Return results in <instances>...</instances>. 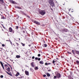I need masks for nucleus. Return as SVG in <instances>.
<instances>
[{
  "mask_svg": "<svg viewBox=\"0 0 79 79\" xmlns=\"http://www.w3.org/2000/svg\"><path fill=\"white\" fill-rule=\"evenodd\" d=\"M21 44L22 45V46H23V47H24V46H25V44H23L22 43H21Z\"/></svg>",
  "mask_w": 79,
  "mask_h": 79,
  "instance_id": "18",
  "label": "nucleus"
},
{
  "mask_svg": "<svg viewBox=\"0 0 79 79\" xmlns=\"http://www.w3.org/2000/svg\"><path fill=\"white\" fill-rule=\"evenodd\" d=\"M76 53H77V54H78V55H79V51H76Z\"/></svg>",
  "mask_w": 79,
  "mask_h": 79,
  "instance_id": "19",
  "label": "nucleus"
},
{
  "mask_svg": "<svg viewBox=\"0 0 79 79\" xmlns=\"http://www.w3.org/2000/svg\"><path fill=\"white\" fill-rule=\"evenodd\" d=\"M56 60H58V58H56Z\"/></svg>",
  "mask_w": 79,
  "mask_h": 79,
  "instance_id": "43",
  "label": "nucleus"
},
{
  "mask_svg": "<svg viewBox=\"0 0 79 79\" xmlns=\"http://www.w3.org/2000/svg\"><path fill=\"white\" fill-rule=\"evenodd\" d=\"M6 41H7V42H8V40H6Z\"/></svg>",
  "mask_w": 79,
  "mask_h": 79,
  "instance_id": "42",
  "label": "nucleus"
},
{
  "mask_svg": "<svg viewBox=\"0 0 79 79\" xmlns=\"http://www.w3.org/2000/svg\"><path fill=\"white\" fill-rule=\"evenodd\" d=\"M13 45H14V44H13Z\"/></svg>",
  "mask_w": 79,
  "mask_h": 79,
  "instance_id": "51",
  "label": "nucleus"
},
{
  "mask_svg": "<svg viewBox=\"0 0 79 79\" xmlns=\"http://www.w3.org/2000/svg\"><path fill=\"white\" fill-rule=\"evenodd\" d=\"M68 53H69V54H71V53L70 52H67Z\"/></svg>",
  "mask_w": 79,
  "mask_h": 79,
  "instance_id": "27",
  "label": "nucleus"
},
{
  "mask_svg": "<svg viewBox=\"0 0 79 79\" xmlns=\"http://www.w3.org/2000/svg\"><path fill=\"white\" fill-rule=\"evenodd\" d=\"M16 8H18V9H21V7H19V6H16Z\"/></svg>",
  "mask_w": 79,
  "mask_h": 79,
  "instance_id": "16",
  "label": "nucleus"
},
{
  "mask_svg": "<svg viewBox=\"0 0 79 79\" xmlns=\"http://www.w3.org/2000/svg\"><path fill=\"white\" fill-rule=\"evenodd\" d=\"M19 73L18 72L17 73V74L15 75V76H16V77L18 76H19Z\"/></svg>",
  "mask_w": 79,
  "mask_h": 79,
  "instance_id": "13",
  "label": "nucleus"
},
{
  "mask_svg": "<svg viewBox=\"0 0 79 79\" xmlns=\"http://www.w3.org/2000/svg\"><path fill=\"white\" fill-rule=\"evenodd\" d=\"M29 47H30V45H29Z\"/></svg>",
  "mask_w": 79,
  "mask_h": 79,
  "instance_id": "46",
  "label": "nucleus"
},
{
  "mask_svg": "<svg viewBox=\"0 0 79 79\" xmlns=\"http://www.w3.org/2000/svg\"><path fill=\"white\" fill-rule=\"evenodd\" d=\"M16 58H20V56H19V55L16 56Z\"/></svg>",
  "mask_w": 79,
  "mask_h": 79,
  "instance_id": "15",
  "label": "nucleus"
},
{
  "mask_svg": "<svg viewBox=\"0 0 79 79\" xmlns=\"http://www.w3.org/2000/svg\"><path fill=\"white\" fill-rule=\"evenodd\" d=\"M34 58H35V57H34V56L32 57V59H34Z\"/></svg>",
  "mask_w": 79,
  "mask_h": 79,
  "instance_id": "32",
  "label": "nucleus"
},
{
  "mask_svg": "<svg viewBox=\"0 0 79 79\" xmlns=\"http://www.w3.org/2000/svg\"><path fill=\"white\" fill-rule=\"evenodd\" d=\"M72 52L73 53H74V50H72Z\"/></svg>",
  "mask_w": 79,
  "mask_h": 79,
  "instance_id": "36",
  "label": "nucleus"
},
{
  "mask_svg": "<svg viewBox=\"0 0 79 79\" xmlns=\"http://www.w3.org/2000/svg\"><path fill=\"white\" fill-rule=\"evenodd\" d=\"M49 71H50V70H49Z\"/></svg>",
  "mask_w": 79,
  "mask_h": 79,
  "instance_id": "49",
  "label": "nucleus"
},
{
  "mask_svg": "<svg viewBox=\"0 0 79 79\" xmlns=\"http://www.w3.org/2000/svg\"><path fill=\"white\" fill-rule=\"evenodd\" d=\"M76 62L77 63V64H79V61H76Z\"/></svg>",
  "mask_w": 79,
  "mask_h": 79,
  "instance_id": "20",
  "label": "nucleus"
},
{
  "mask_svg": "<svg viewBox=\"0 0 79 79\" xmlns=\"http://www.w3.org/2000/svg\"><path fill=\"white\" fill-rule=\"evenodd\" d=\"M9 40V42H10V40Z\"/></svg>",
  "mask_w": 79,
  "mask_h": 79,
  "instance_id": "48",
  "label": "nucleus"
},
{
  "mask_svg": "<svg viewBox=\"0 0 79 79\" xmlns=\"http://www.w3.org/2000/svg\"><path fill=\"white\" fill-rule=\"evenodd\" d=\"M57 65H59V64H57Z\"/></svg>",
  "mask_w": 79,
  "mask_h": 79,
  "instance_id": "44",
  "label": "nucleus"
},
{
  "mask_svg": "<svg viewBox=\"0 0 79 79\" xmlns=\"http://www.w3.org/2000/svg\"><path fill=\"white\" fill-rule=\"evenodd\" d=\"M10 2L11 3H13V4H16V3L15 2L12 0L10 1Z\"/></svg>",
  "mask_w": 79,
  "mask_h": 79,
  "instance_id": "4",
  "label": "nucleus"
},
{
  "mask_svg": "<svg viewBox=\"0 0 79 79\" xmlns=\"http://www.w3.org/2000/svg\"><path fill=\"white\" fill-rule=\"evenodd\" d=\"M15 29H18V26H16V27Z\"/></svg>",
  "mask_w": 79,
  "mask_h": 79,
  "instance_id": "28",
  "label": "nucleus"
},
{
  "mask_svg": "<svg viewBox=\"0 0 79 79\" xmlns=\"http://www.w3.org/2000/svg\"><path fill=\"white\" fill-rule=\"evenodd\" d=\"M57 78H60V77H61V75H60V73H58L57 74Z\"/></svg>",
  "mask_w": 79,
  "mask_h": 79,
  "instance_id": "5",
  "label": "nucleus"
},
{
  "mask_svg": "<svg viewBox=\"0 0 79 79\" xmlns=\"http://www.w3.org/2000/svg\"><path fill=\"white\" fill-rule=\"evenodd\" d=\"M2 31H3V30L2 29Z\"/></svg>",
  "mask_w": 79,
  "mask_h": 79,
  "instance_id": "47",
  "label": "nucleus"
},
{
  "mask_svg": "<svg viewBox=\"0 0 79 79\" xmlns=\"http://www.w3.org/2000/svg\"><path fill=\"white\" fill-rule=\"evenodd\" d=\"M55 60H53L52 61V63H53L54 64L55 63Z\"/></svg>",
  "mask_w": 79,
  "mask_h": 79,
  "instance_id": "35",
  "label": "nucleus"
},
{
  "mask_svg": "<svg viewBox=\"0 0 79 79\" xmlns=\"http://www.w3.org/2000/svg\"><path fill=\"white\" fill-rule=\"evenodd\" d=\"M38 56H40V54H38Z\"/></svg>",
  "mask_w": 79,
  "mask_h": 79,
  "instance_id": "31",
  "label": "nucleus"
},
{
  "mask_svg": "<svg viewBox=\"0 0 79 79\" xmlns=\"http://www.w3.org/2000/svg\"><path fill=\"white\" fill-rule=\"evenodd\" d=\"M51 63H46L45 64V65H48L49 64H50Z\"/></svg>",
  "mask_w": 79,
  "mask_h": 79,
  "instance_id": "10",
  "label": "nucleus"
},
{
  "mask_svg": "<svg viewBox=\"0 0 79 79\" xmlns=\"http://www.w3.org/2000/svg\"><path fill=\"white\" fill-rule=\"evenodd\" d=\"M69 79H73V78L71 77H69Z\"/></svg>",
  "mask_w": 79,
  "mask_h": 79,
  "instance_id": "29",
  "label": "nucleus"
},
{
  "mask_svg": "<svg viewBox=\"0 0 79 79\" xmlns=\"http://www.w3.org/2000/svg\"><path fill=\"white\" fill-rule=\"evenodd\" d=\"M1 78H3V75H1L0 76Z\"/></svg>",
  "mask_w": 79,
  "mask_h": 79,
  "instance_id": "25",
  "label": "nucleus"
},
{
  "mask_svg": "<svg viewBox=\"0 0 79 79\" xmlns=\"http://www.w3.org/2000/svg\"><path fill=\"white\" fill-rule=\"evenodd\" d=\"M19 40H20V39L19 38Z\"/></svg>",
  "mask_w": 79,
  "mask_h": 79,
  "instance_id": "45",
  "label": "nucleus"
},
{
  "mask_svg": "<svg viewBox=\"0 0 79 79\" xmlns=\"http://www.w3.org/2000/svg\"><path fill=\"white\" fill-rule=\"evenodd\" d=\"M39 13L41 15H42L43 16H44V15L45 14V11L44 10H40L39 11Z\"/></svg>",
  "mask_w": 79,
  "mask_h": 79,
  "instance_id": "2",
  "label": "nucleus"
},
{
  "mask_svg": "<svg viewBox=\"0 0 79 79\" xmlns=\"http://www.w3.org/2000/svg\"><path fill=\"white\" fill-rule=\"evenodd\" d=\"M56 77H57V76H54V77L53 78V79H56Z\"/></svg>",
  "mask_w": 79,
  "mask_h": 79,
  "instance_id": "22",
  "label": "nucleus"
},
{
  "mask_svg": "<svg viewBox=\"0 0 79 79\" xmlns=\"http://www.w3.org/2000/svg\"><path fill=\"white\" fill-rule=\"evenodd\" d=\"M10 42L11 44V45H12V43L11 42V41H10Z\"/></svg>",
  "mask_w": 79,
  "mask_h": 79,
  "instance_id": "40",
  "label": "nucleus"
},
{
  "mask_svg": "<svg viewBox=\"0 0 79 79\" xmlns=\"http://www.w3.org/2000/svg\"><path fill=\"white\" fill-rule=\"evenodd\" d=\"M30 71H32L33 70V69L32 68H30Z\"/></svg>",
  "mask_w": 79,
  "mask_h": 79,
  "instance_id": "23",
  "label": "nucleus"
},
{
  "mask_svg": "<svg viewBox=\"0 0 79 79\" xmlns=\"http://www.w3.org/2000/svg\"><path fill=\"white\" fill-rule=\"evenodd\" d=\"M34 23H35V24H38V25H40V23L39 22H38L36 21H34Z\"/></svg>",
  "mask_w": 79,
  "mask_h": 79,
  "instance_id": "7",
  "label": "nucleus"
},
{
  "mask_svg": "<svg viewBox=\"0 0 79 79\" xmlns=\"http://www.w3.org/2000/svg\"><path fill=\"white\" fill-rule=\"evenodd\" d=\"M1 19H5V17H4V16L3 15H1Z\"/></svg>",
  "mask_w": 79,
  "mask_h": 79,
  "instance_id": "14",
  "label": "nucleus"
},
{
  "mask_svg": "<svg viewBox=\"0 0 79 79\" xmlns=\"http://www.w3.org/2000/svg\"><path fill=\"white\" fill-rule=\"evenodd\" d=\"M40 64H44V62L42 61H40Z\"/></svg>",
  "mask_w": 79,
  "mask_h": 79,
  "instance_id": "12",
  "label": "nucleus"
},
{
  "mask_svg": "<svg viewBox=\"0 0 79 79\" xmlns=\"http://www.w3.org/2000/svg\"><path fill=\"white\" fill-rule=\"evenodd\" d=\"M7 66V65L6 64H5V66Z\"/></svg>",
  "mask_w": 79,
  "mask_h": 79,
  "instance_id": "41",
  "label": "nucleus"
},
{
  "mask_svg": "<svg viewBox=\"0 0 79 79\" xmlns=\"http://www.w3.org/2000/svg\"><path fill=\"white\" fill-rule=\"evenodd\" d=\"M7 71L8 72H10V68L8 67L7 69Z\"/></svg>",
  "mask_w": 79,
  "mask_h": 79,
  "instance_id": "9",
  "label": "nucleus"
},
{
  "mask_svg": "<svg viewBox=\"0 0 79 79\" xmlns=\"http://www.w3.org/2000/svg\"><path fill=\"white\" fill-rule=\"evenodd\" d=\"M13 31V29H12V28H10L9 29V32H11Z\"/></svg>",
  "mask_w": 79,
  "mask_h": 79,
  "instance_id": "8",
  "label": "nucleus"
},
{
  "mask_svg": "<svg viewBox=\"0 0 79 79\" xmlns=\"http://www.w3.org/2000/svg\"><path fill=\"white\" fill-rule=\"evenodd\" d=\"M0 1H1V2H3V0H0Z\"/></svg>",
  "mask_w": 79,
  "mask_h": 79,
  "instance_id": "38",
  "label": "nucleus"
},
{
  "mask_svg": "<svg viewBox=\"0 0 79 79\" xmlns=\"http://www.w3.org/2000/svg\"><path fill=\"white\" fill-rule=\"evenodd\" d=\"M49 4L50 5V6H52V7H53V6H55L54 2H53V1H52L51 0H49Z\"/></svg>",
  "mask_w": 79,
  "mask_h": 79,
  "instance_id": "1",
  "label": "nucleus"
},
{
  "mask_svg": "<svg viewBox=\"0 0 79 79\" xmlns=\"http://www.w3.org/2000/svg\"><path fill=\"white\" fill-rule=\"evenodd\" d=\"M25 73L26 74V75H27V76H29V72L27 71H25Z\"/></svg>",
  "mask_w": 79,
  "mask_h": 79,
  "instance_id": "6",
  "label": "nucleus"
},
{
  "mask_svg": "<svg viewBox=\"0 0 79 79\" xmlns=\"http://www.w3.org/2000/svg\"><path fill=\"white\" fill-rule=\"evenodd\" d=\"M16 44H17V46L18 47V46H19V44H18V43H16Z\"/></svg>",
  "mask_w": 79,
  "mask_h": 79,
  "instance_id": "26",
  "label": "nucleus"
},
{
  "mask_svg": "<svg viewBox=\"0 0 79 79\" xmlns=\"http://www.w3.org/2000/svg\"><path fill=\"white\" fill-rule=\"evenodd\" d=\"M5 71H6V73L7 74H9L8 72H7L6 71V70Z\"/></svg>",
  "mask_w": 79,
  "mask_h": 79,
  "instance_id": "39",
  "label": "nucleus"
},
{
  "mask_svg": "<svg viewBox=\"0 0 79 79\" xmlns=\"http://www.w3.org/2000/svg\"><path fill=\"white\" fill-rule=\"evenodd\" d=\"M35 59L36 60H38V57H35Z\"/></svg>",
  "mask_w": 79,
  "mask_h": 79,
  "instance_id": "34",
  "label": "nucleus"
},
{
  "mask_svg": "<svg viewBox=\"0 0 79 79\" xmlns=\"http://www.w3.org/2000/svg\"><path fill=\"white\" fill-rule=\"evenodd\" d=\"M31 66L33 68H34V65L32 64H31Z\"/></svg>",
  "mask_w": 79,
  "mask_h": 79,
  "instance_id": "21",
  "label": "nucleus"
},
{
  "mask_svg": "<svg viewBox=\"0 0 79 79\" xmlns=\"http://www.w3.org/2000/svg\"><path fill=\"white\" fill-rule=\"evenodd\" d=\"M38 61H40V58H39L38 59Z\"/></svg>",
  "mask_w": 79,
  "mask_h": 79,
  "instance_id": "33",
  "label": "nucleus"
},
{
  "mask_svg": "<svg viewBox=\"0 0 79 79\" xmlns=\"http://www.w3.org/2000/svg\"><path fill=\"white\" fill-rule=\"evenodd\" d=\"M14 46H15V45H14Z\"/></svg>",
  "mask_w": 79,
  "mask_h": 79,
  "instance_id": "50",
  "label": "nucleus"
},
{
  "mask_svg": "<svg viewBox=\"0 0 79 79\" xmlns=\"http://www.w3.org/2000/svg\"><path fill=\"white\" fill-rule=\"evenodd\" d=\"M2 47H5V44H2Z\"/></svg>",
  "mask_w": 79,
  "mask_h": 79,
  "instance_id": "30",
  "label": "nucleus"
},
{
  "mask_svg": "<svg viewBox=\"0 0 79 79\" xmlns=\"http://www.w3.org/2000/svg\"><path fill=\"white\" fill-rule=\"evenodd\" d=\"M38 69H39V68H38V67H36L35 68V70L36 71L37 70H38Z\"/></svg>",
  "mask_w": 79,
  "mask_h": 79,
  "instance_id": "17",
  "label": "nucleus"
},
{
  "mask_svg": "<svg viewBox=\"0 0 79 79\" xmlns=\"http://www.w3.org/2000/svg\"><path fill=\"white\" fill-rule=\"evenodd\" d=\"M46 75L48 77H50V74H49L48 73H47Z\"/></svg>",
  "mask_w": 79,
  "mask_h": 79,
  "instance_id": "11",
  "label": "nucleus"
},
{
  "mask_svg": "<svg viewBox=\"0 0 79 79\" xmlns=\"http://www.w3.org/2000/svg\"><path fill=\"white\" fill-rule=\"evenodd\" d=\"M43 77H46V75H43Z\"/></svg>",
  "mask_w": 79,
  "mask_h": 79,
  "instance_id": "37",
  "label": "nucleus"
},
{
  "mask_svg": "<svg viewBox=\"0 0 79 79\" xmlns=\"http://www.w3.org/2000/svg\"><path fill=\"white\" fill-rule=\"evenodd\" d=\"M0 63L1 64V66H2V68H3V69L5 71L6 70H5V68H4V66H3V63L2 62V61H0Z\"/></svg>",
  "mask_w": 79,
  "mask_h": 79,
  "instance_id": "3",
  "label": "nucleus"
},
{
  "mask_svg": "<svg viewBox=\"0 0 79 79\" xmlns=\"http://www.w3.org/2000/svg\"><path fill=\"white\" fill-rule=\"evenodd\" d=\"M44 47H47V45L46 44H44Z\"/></svg>",
  "mask_w": 79,
  "mask_h": 79,
  "instance_id": "24",
  "label": "nucleus"
}]
</instances>
